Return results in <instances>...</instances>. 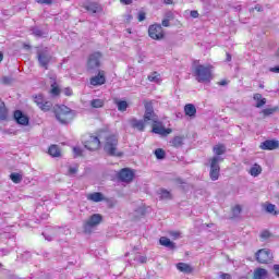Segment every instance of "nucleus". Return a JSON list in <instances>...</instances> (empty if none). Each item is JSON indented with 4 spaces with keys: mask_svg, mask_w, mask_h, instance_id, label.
<instances>
[{
    "mask_svg": "<svg viewBox=\"0 0 279 279\" xmlns=\"http://www.w3.org/2000/svg\"><path fill=\"white\" fill-rule=\"evenodd\" d=\"M262 173L263 168L258 163L253 165L252 168L250 169V174L253 175V178H258V175H260Z\"/></svg>",
    "mask_w": 279,
    "mask_h": 279,
    "instance_id": "nucleus-25",
    "label": "nucleus"
},
{
    "mask_svg": "<svg viewBox=\"0 0 279 279\" xmlns=\"http://www.w3.org/2000/svg\"><path fill=\"white\" fill-rule=\"evenodd\" d=\"M190 15L192 19H197L199 16V13L197 11H191Z\"/></svg>",
    "mask_w": 279,
    "mask_h": 279,
    "instance_id": "nucleus-49",
    "label": "nucleus"
},
{
    "mask_svg": "<svg viewBox=\"0 0 279 279\" xmlns=\"http://www.w3.org/2000/svg\"><path fill=\"white\" fill-rule=\"evenodd\" d=\"M264 208L269 215H278V211L276 210V205L274 204H266Z\"/></svg>",
    "mask_w": 279,
    "mask_h": 279,
    "instance_id": "nucleus-31",
    "label": "nucleus"
},
{
    "mask_svg": "<svg viewBox=\"0 0 279 279\" xmlns=\"http://www.w3.org/2000/svg\"><path fill=\"white\" fill-rule=\"evenodd\" d=\"M262 239H269V236H271V233H269V231H264L260 234Z\"/></svg>",
    "mask_w": 279,
    "mask_h": 279,
    "instance_id": "nucleus-45",
    "label": "nucleus"
},
{
    "mask_svg": "<svg viewBox=\"0 0 279 279\" xmlns=\"http://www.w3.org/2000/svg\"><path fill=\"white\" fill-rule=\"evenodd\" d=\"M147 122L143 120H138L136 118L131 119V128L137 130L138 132H145V125Z\"/></svg>",
    "mask_w": 279,
    "mask_h": 279,
    "instance_id": "nucleus-18",
    "label": "nucleus"
},
{
    "mask_svg": "<svg viewBox=\"0 0 279 279\" xmlns=\"http://www.w3.org/2000/svg\"><path fill=\"white\" fill-rule=\"evenodd\" d=\"M73 153H74V156L77 157V156H82V148L78 147V146H75L73 148Z\"/></svg>",
    "mask_w": 279,
    "mask_h": 279,
    "instance_id": "nucleus-43",
    "label": "nucleus"
},
{
    "mask_svg": "<svg viewBox=\"0 0 279 279\" xmlns=\"http://www.w3.org/2000/svg\"><path fill=\"white\" fill-rule=\"evenodd\" d=\"M161 25H162L163 27H169V25H170L169 19L162 20Z\"/></svg>",
    "mask_w": 279,
    "mask_h": 279,
    "instance_id": "nucleus-47",
    "label": "nucleus"
},
{
    "mask_svg": "<svg viewBox=\"0 0 279 279\" xmlns=\"http://www.w3.org/2000/svg\"><path fill=\"white\" fill-rule=\"evenodd\" d=\"M232 60V56L230 53H227V62H230Z\"/></svg>",
    "mask_w": 279,
    "mask_h": 279,
    "instance_id": "nucleus-61",
    "label": "nucleus"
},
{
    "mask_svg": "<svg viewBox=\"0 0 279 279\" xmlns=\"http://www.w3.org/2000/svg\"><path fill=\"white\" fill-rule=\"evenodd\" d=\"M118 145L119 140L117 138V136L110 135L109 137H107L105 143L106 154H108L109 156H117L118 158H120V156H123V154L117 149Z\"/></svg>",
    "mask_w": 279,
    "mask_h": 279,
    "instance_id": "nucleus-4",
    "label": "nucleus"
},
{
    "mask_svg": "<svg viewBox=\"0 0 279 279\" xmlns=\"http://www.w3.org/2000/svg\"><path fill=\"white\" fill-rule=\"evenodd\" d=\"M124 5H131L132 0H120Z\"/></svg>",
    "mask_w": 279,
    "mask_h": 279,
    "instance_id": "nucleus-54",
    "label": "nucleus"
},
{
    "mask_svg": "<svg viewBox=\"0 0 279 279\" xmlns=\"http://www.w3.org/2000/svg\"><path fill=\"white\" fill-rule=\"evenodd\" d=\"M160 245L168 247L169 250H175V243H173L169 238L161 236L159 240Z\"/></svg>",
    "mask_w": 279,
    "mask_h": 279,
    "instance_id": "nucleus-20",
    "label": "nucleus"
},
{
    "mask_svg": "<svg viewBox=\"0 0 279 279\" xmlns=\"http://www.w3.org/2000/svg\"><path fill=\"white\" fill-rule=\"evenodd\" d=\"M255 10H256L257 12H262V11H263V8H260V5L257 4V5L255 7Z\"/></svg>",
    "mask_w": 279,
    "mask_h": 279,
    "instance_id": "nucleus-59",
    "label": "nucleus"
},
{
    "mask_svg": "<svg viewBox=\"0 0 279 279\" xmlns=\"http://www.w3.org/2000/svg\"><path fill=\"white\" fill-rule=\"evenodd\" d=\"M89 84L92 86H104V84H106V72L105 71H99L98 75L93 76L89 80Z\"/></svg>",
    "mask_w": 279,
    "mask_h": 279,
    "instance_id": "nucleus-13",
    "label": "nucleus"
},
{
    "mask_svg": "<svg viewBox=\"0 0 279 279\" xmlns=\"http://www.w3.org/2000/svg\"><path fill=\"white\" fill-rule=\"evenodd\" d=\"M118 177L121 182H132V180H134V172L128 168H124L119 172Z\"/></svg>",
    "mask_w": 279,
    "mask_h": 279,
    "instance_id": "nucleus-14",
    "label": "nucleus"
},
{
    "mask_svg": "<svg viewBox=\"0 0 279 279\" xmlns=\"http://www.w3.org/2000/svg\"><path fill=\"white\" fill-rule=\"evenodd\" d=\"M148 81L154 82L155 84H160V74L158 72H154L148 75Z\"/></svg>",
    "mask_w": 279,
    "mask_h": 279,
    "instance_id": "nucleus-32",
    "label": "nucleus"
},
{
    "mask_svg": "<svg viewBox=\"0 0 279 279\" xmlns=\"http://www.w3.org/2000/svg\"><path fill=\"white\" fill-rule=\"evenodd\" d=\"M271 73H279V65H276L274 68H270Z\"/></svg>",
    "mask_w": 279,
    "mask_h": 279,
    "instance_id": "nucleus-52",
    "label": "nucleus"
},
{
    "mask_svg": "<svg viewBox=\"0 0 279 279\" xmlns=\"http://www.w3.org/2000/svg\"><path fill=\"white\" fill-rule=\"evenodd\" d=\"M104 221L101 214H93L88 219L83 222V232L85 234H92L97 230L98 226Z\"/></svg>",
    "mask_w": 279,
    "mask_h": 279,
    "instance_id": "nucleus-3",
    "label": "nucleus"
},
{
    "mask_svg": "<svg viewBox=\"0 0 279 279\" xmlns=\"http://www.w3.org/2000/svg\"><path fill=\"white\" fill-rule=\"evenodd\" d=\"M87 199H89V202H96V203L104 202V194L99 192H95L89 194L87 196Z\"/></svg>",
    "mask_w": 279,
    "mask_h": 279,
    "instance_id": "nucleus-26",
    "label": "nucleus"
},
{
    "mask_svg": "<svg viewBox=\"0 0 279 279\" xmlns=\"http://www.w3.org/2000/svg\"><path fill=\"white\" fill-rule=\"evenodd\" d=\"M267 269L265 268H257L254 270L253 278L254 279H265L267 278Z\"/></svg>",
    "mask_w": 279,
    "mask_h": 279,
    "instance_id": "nucleus-23",
    "label": "nucleus"
},
{
    "mask_svg": "<svg viewBox=\"0 0 279 279\" xmlns=\"http://www.w3.org/2000/svg\"><path fill=\"white\" fill-rule=\"evenodd\" d=\"M232 213L233 217H239L241 215V207L236 205L235 207H233Z\"/></svg>",
    "mask_w": 279,
    "mask_h": 279,
    "instance_id": "nucleus-41",
    "label": "nucleus"
},
{
    "mask_svg": "<svg viewBox=\"0 0 279 279\" xmlns=\"http://www.w3.org/2000/svg\"><path fill=\"white\" fill-rule=\"evenodd\" d=\"M223 161V158L219 157V156H214L210 159V180H213L214 182L219 180V171H220V167L219 163Z\"/></svg>",
    "mask_w": 279,
    "mask_h": 279,
    "instance_id": "nucleus-6",
    "label": "nucleus"
},
{
    "mask_svg": "<svg viewBox=\"0 0 279 279\" xmlns=\"http://www.w3.org/2000/svg\"><path fill=\"white\" fill-rule=\"evenodd\" d=\"M0 254H1V256H7V254H9V252H5V250H2V251L0 252Z\"/></svg>",
    "mask_w": 279,
    "mask_h": 279,
    "instance_id": "nucleus-62",
    "label": "nucleus"
},
{
    "mask_svg": "<svg viewBox=\"0 0 279 279\" xmlns=\"http://www.w3.org/2000/svg\"><path fill=\"white\" fill-rule=\"evenodd\" d=\"M83 8L87 12H90L92 14H97V12H99V10H101V7L99 5V3H96V2H85L83 4Z\"/></svg>",
    "mask_w": 279,
    "mask_h": 279,
    "instance_id": "nucleus-19",
    "label": "nucleus"
},
{
    "mask_svg": "<svg viewBox=\"0 0 279 279\" xmlns=\"http://www.w3.org/2000/svg\"><path fill=\"white\" fill-rule=\"evenodd\" d=\"M117 106H118V110L120 112H125V110H128V101H125V100L118 101Z\"/></svg>",
    "mask_w": 279,
    "mask_h": 279,
    "instance_id": "nucleus-35",
    "label": "nucleus"
},
{
    "mask_svg": "<svg viewBox=\"0 0 279 279\" xmlns=\"http://www.w3.org/2000/svg\"><path fill=\"white\" fill-rule=\"evenodd\" d=\"M101 66V54L100 52H94L89 56L87 61L88 71H95Z\"/></svg>",
    "mask_w": 279,
    "mask_h": 279,
    "instance_id": "nucleus-11",
    "label": "nucleus"
},
{
    "mask_svg": "<svg viewBox=\"0 0 279 279\" xmlns=\"http://www.w3.org/2000/svg\"><path fill=\"white\" fill-rule=\"evenodd\" d=\"M155 156L158 160H162V159H165L166 153L162 148H157L155 150Z\"/></svg>",
    "mask_w": 279,
    "mask_h": 279,
    "instance_id": "nucleus-38",
    "label": "nucleus"
},
{
    "mask_svg": "<svg viewBox=\"0 0 279 279\" xmlns=\"http://www.w3.org/2000/svg\"><path fill=\"white\" fill-rule=\"evenodd\" d=\"M170 143L172 147H182V137L175 136Z\"/></svg>",
    "mask_w": 279,
    "mask_h": 279,
    "instance_id": "nucleus-37",
    "label": "nucleus"
},
{
    "mask_svg": "<svg viewBox=\"0 0 279 279\" xmlns=\"http://www.w3.org/2000/svg\"><path fill=\"white\" fill-rule=\"evenodd\" d=\"M10 180H12L14 184H21V182H23V174L19 172H12L10 174Z\"/></svg>",
    "mask_w": 279,
    "mask_h": 279,
    "instance_id": "nucleus-29",
    "label": "nucleus"
},
{
    "mask_svg": "<svg viewBox=\"0 0 279 279\" xmlns=\"http://www.w3.org/2000/svg\"><path fill=\"white\" fill-rule=\"evenodd\" d=\"M184 112L187 117H195V114H197V109L193 104H187L184 107Z\"/></svg>",
    "mask_w": 279,
    "mask_h": 279,
    "instance_id": "nucleus-24",
    "label": "nucleus"
},
{
    "mask_svg": "<svg viewBox=\"0 0 279 279\" xmlns=\"http://www.w3.org/2000/svg\"><path fill=\"white\" fill-rule=\"evenodd\" d=\"M14 119L19 125H29V118L21 110L14 112Z\"/></svg>",
    "mask_w": 279,
    "mask_h": 279,
    "instance_id": "nucleus-15",
    "label": "nucleus"
},
{
    "mask_svg": "<svg viewBox=\"0 0 279 279\" xmlns=\"http://www.w3.org/2000/svg\"><path fill=\"white\" fill-rule=\"evenodd\" d=\"M0 121H8V107L0 98Z\"/></svg>",
    "mask_w": 279,
    "mask_h": 279,
    "instance_id": "nucleus-22",
    "label": "nucleus"
},
{
    "mask_svg": "<svg viewBox=\"0 0 279 279\" xmlns=\"http://www.w3.org/2000/svg\"><path fill=\"white\" fill-rule=\"evenodd\" d=\"M34 102L39 108V110H41V112H49V110H51V108H53V102L51 100L45 98V96H43V94H38L37 96H35Z\"/></svg>",
    "mask_w": 279,
    "mask_h": 279,
    "instance_id": "nucleus-5",
    "label": "nucleus"
},
{
    "mask_svg": "<svg viewBox=\"0 0 279 279\" xmlns=\"http://www.w3.org/2000/svg\"><path fill=\"white\" fill-rule=\"evenodd\" d=\"M153 132L154 134H159L160 136H168V134H171V129H166L160 124V121L158 123L153 124Z\"/></svg>",
    "mask_w": 279,
    "mask_h": 279,
    "instance_id": "nucleus-16",
    "label": "nucleus"
},
{
    "mask_svg": "<svg viewBox=\"0 0 279 279\" xmlns=\"http://www.w3.org/2000/svg\"><path fill=\"white\" fill-rule=\"evenodd\" d=\"M227 84H228V81H226V80L219 82L220 86H227Z\"/></svg>",
    "mask_w": 279,
    "mask_h": 279,
    "instance_id": "nucleus-57",
    "label": "nucleus"
},
{
    "mask_svg": "<svg viewBox=\"0 0 279 279\" xmlns=\"http://www.w3.org/2000/svg\"><path fill=\"white\" fill-rule=\"evenodd\" d=\"M165 3H166L167 5H171V3H173V0H165Z\"/></svg>",
    "mask_w": 279,
    "mask_h": 279,
    "instance_id": "nucleus-60",
    "label": "nucleus"
},
{
    "mask_svg": "<svg viewBox=\"0 0 279 279\" xmlns=\"http://www.w3.org/2000/svg\"><path fill=\"white\" fill-rule=\"evenodd\" d=\"M177 269L179 271H182V274H192L193 272V267L186 263H179L177 264Z\"/></svg>",
    "mask_w": 279,
    "mask_h": 279,
    "instance_id": "nucleus-21",
    "label": "nucleus"
},
{
    "mask_svg": "<svg viewBox=\"0 0 279 279\" xmlns=\"http://www.w3.org/2000/svg\"><path fill=\"white\" fill-rule=\"evenodd\" d=\"M148 36L153 40H162L165 38V31L160 24H153L148 28Z\"/></svg>",
    "mask_w": 279,
    "mask_h": 279,
    "instance_id": "nucleus-9",
    "label": "nucleus"
},
{
    "mask_svg": "<svg viewBox=\"0 0 279 279\" xmlns=\"http://www.w3.org/2000/svg\"><path fill=\"white\" fill-rule=\"evenodd\" d=\"M37 60L39 66L47 71L49 69V63L51 62V53H49V50L47 49L38 50Z\"/></svg>",
    "mask_w": 279,
    "mask_h": 279,
    "instance_id": "nucleus-8",
    "label": "nucleus"
},
{
    "mask_svg": "<svg viewBox=\"0 0 279 279\" xmlns=\"http://www.w3.org/2000/svg\"><path fill=\"white\" fill-rule=\"evenodd\" d=\"M104 104H105L104 99H99V98L93 99L90 101L92 108H104Z\"/></svg>",
    "mask_w": 279,
    "mask_h": 279,
    "instance_id": "nucleus-33",
    "label": "nucleus"
},
{
    "mask_svg": "<svg viewBox=\"0 0 279 279\" xmlns=\"http://www.w3.org/2000/svg\"><path fill=\"white\" fill-rule=\"evenodd\" d=\"M77 173V166H70L68 170V175H75Z\"/></svg>",
    "mask_w": 279,
    "mask_h": 279,
    "instance_id": "nucleus-39",
    "label": "nucleus"
},
{
    "mask_svg": "<svg viewBox=\"0 0 279 279\" xmlns=\"http://www.w3.org/2000/svg\"><path fill=\"white\" fill-rule=\"evenodd\" d=\"M83 143L85 149H88L89 151H97V149H99L101 146V141H99V137L95 135H86Z\"/></svg>",
    "mask_w": 279,
    "mask_h": 279,
    "instance_id": "nucleus-7",
    "label": "nucleus"
},
{
    "mask_svg": "<svg viewBox=\"0 0 279 279\" xmlns=\"http://www.w3.org/2000/svg\"><path fill=\"white\" fill-rule=\"evenodd\" d=\"M254 100L257 101L256 108H263V106H265V104H267V99L263 98V95H260V94H255Z\"/></svg>",
    "mask_w": 279,
    "mask_h": 279,
    "instance_id": "nucleus-28",
    "label": "nucleus"
},
{
    "mask_svg": "<svg viewBox=\"0 0 279 279\" xmlns=\"http://www.w3.org/2000/svg\"><path fill=\"white\" fill-rule=\"evenodd\" d=\"M36 3H39V5H51L53 3V0H35Z\"/></svg>",
    "mask_w": 279,
    "mask_h": 279,
    "instance_id": "nucleus-40",
    "label": "nucleus"
},
{
    "mask_svg": "<svg viewBox=\"0 0 279 279\" xmlns=\"http://www.w3.org/2000/svg\"><path fill=\"white\" fill-rule=\"evenodd\" d=\"M137 260H138V263H147V257L146 256H138L137 257Z\"/></svg>",
    "mask_w": 279,
    "mask_h": 279,
    "instance_id": "nucleus-48",
    "label": "nucleus"
},
{
    "mask_svg": "<svg viewBox=\"0 0 279 279\" xmlns=\"http://www.w3.org/2000/svg\"><path fill=\"white\" fill-rule=\"evenodd\" d=\"M214 154H215V156H218V158H221V156H223V154H226V145L218 144V145L214 146Z\"/></svg>",
    "mask_w": 279,
    "mask_h": 279,
    "instance_id": "nucleus-27",
    "label": "nucleus"
},
{
    "mask_svg": "<svg viewBox=\"0 0 279 279\" xmlns=\"http://www.w3.org/2000/svg\"><path fill=\"white\" fill-rule=\"evenodd\" d=\"M54 114L59 123H62L63 125H66V123H71V121L75 119V112L64 105L59 106L54 110Z\"/></svg>",
    "mask_w": 279,
    "mask_h": 279,
    "instance_id": "nucleus-2",
    "label": "nucleus"
},
{
    "mask_svg": "<svg viewBox=\"0 0 279 279\" xmlns=\"http://www.w3.org/2000/svg\"><path fill=\"white\" fill-rule=\"evenodd\" d=\"M63 93L66 97H71V95H73V89H71L70 87H66L63 89Z\"/></svg>",
    "mask_w": 279,
    "mask_h": 279,
    "instance_id": "nucleus-44",
    "label": "nucleus"
},
{
    "mask_svg": "<svg viewBox=\"0 0 279 279\" xmlns=\"http://www.w3.org/2000/svg\"><path fill=\"white\" fill-rule=\"evenodd\" d=\"M48 154L52 156V158H59L60 148L58 147V145H51L48 149Z\"/></svg>",
    "mask_w": 279,
    "mask_h": 279,
    "instance_id": "nucleus-30",
    "label": "nucleus"
},
{
    "mask_svg": "<svg viewBox=\"0 0 279 279\" xmlns=\"http://www.w3.org/2000/svg\"><path fill=\"white\" fill-rule=\"evenodd\" d=\"M2 82H3V84H10V78L7 77V76H4V77L2 78Z\"/></svg>",
    "mask_w": 279,
    "mask_h": 279,
    "instance_id": "nucleus-55",
    "label": "nucleus"
},
{
    "mask_svg": "<svg viewBox=\"0 0 279 279\" xmlns=\"http://www.w3.org/2000/svg\"><path fill=\"white\" fill-rule=\"evenodd\" d=\"M50 95L52 97H58V95H60V87H58V84L53 83L51 85Z\"/></svg>",
    "mask_w": 279,
    "mask_h": 279,
    "instance_id": "nucleus-34",
    "label": "nucleus"
},
{
    "mask_svg": "<svg viewBox=\"0 0 279 279\" xmlns=\"http://www.w3.org/2000/svg\"><path fill=\"white\" fill-rule=\"evenodd\" d=\"M171 236H174L175 239H178L180 236V233L179 232H172Z\"/></svg>",
    "mask_w": 279,
    "mask_h": 279,
    "instance_id": "nucleus-58",
    "label": "nucleus"
},
{
    "mask_svg": "<svg viewBox=\"0 0 279 279\" xmlns=\"http://www.w3.org/2000/svg\"><path fill=\"white\" fill-rule=\"evenodd\" d=\"M274 110L271 109H265L264 114H272Z\"/></svg>",
    "mask_w": 279,
    "mask_h": 279,
    "instance_id": "nucleus-56",
    "label": "nucleus"
},
{
    "mask_svg": "<svg viewBox=\"0 0 279 279\" xmlns=\"http://www.w3.org/2000/svg\"><path fill=\"white\" fill-rule=\"evenodd\" d=\"M274 258V254L271 251L267 248H262L256 253L257 263H262L263 265H267Z\"/></svg>",
    "mask_w": 279,
    "mask_h": 279,
    "instance_id": "nucleus-12",
    "label": "nucleus"
},
{
    "mask_svg": "<svg viewBox=\"0 0 279 279\" xmlns=\"http://www.w3.org/2000/svg\"><path fill=\"white\" fill-rule=\"evenodd\" d=\"M33 34H34V36H36L37 38H41V36H44L43 31H40L39 28H33Z\"/></svg>",
    "mask_w": 279,
    "mask_h": 279,
    "instance_id": "nucleus-42",
    "label": "nucleus"
},
{
    "mask_svg": "<svg viewBox=\"0 0 279 279\" xmlns=\"http://www.w3.org/2000/svg\"><path fill=\"white\" fill-rule=\"evenodd\" d=\"M58 232H59V234H61V232H66L65 234H70V233H71V230L59 228V229H58Z\"/></svg>",
    "mask_w": 279,
    "mask_h": 279,
    "instance_id": "nucleus-50",
    "label": "nucleus"
},
{
    "mask_svg": "<svg viewBox=\"0 0 279 279\" xmlns=\"http://www.w3.org/2000/svg\"><path fill=\"white\" fill-rule=\"evenodd\" d=\"M144 121L146 123H158V116L154 112V105L151 102L145 104Z\"/></svg>",
    "mask_w": 279,
    "mask_h": 279,
    "instance_id": "nucleus-10",
    "label": "nucleus"
},
{
    "mask_svg": "<svg viewBox=\"0 0 279 279\" xmlns=\"http://www.w3.org/2000/svg\"><path fill=\"white\" fill-rule=\"evenodd\" d=\"M43 235L45 236L46 241H53V236L47 235V233H43Z\"/></svg>",
    "mask_w": 279,
    "mask_h": 279,
    "instance_id": "nucleus-53",
    "label": "nucleus"
},
{
    "mask_svg": "<svg viewBox=\"0 0 279 279\" xmlns=\"http://www.w3.org/2000/svg\"><path fill=\"white\" fill-rule=\"evenodd\" d=\"M137 19L140 22H143L145 20V12H140Z\"/></svg>",
    "mask_w": 279,
    "mask_h": 279,
    "instance_id": "nucleus-46",
    "label": "nucleus"
},
{
    "mask_svg": "<svg viewBox=\"0 0 279 279\" xmlns=\"http://www.w3.org/2000/svg\"><path fill=\"white\" fill-rule=\"evenodd\" d=\"M160 199H171V192L167 190H159Z\"/></svg>",
    "mask_w": 279,
    "mask_h": 279,
    "instance_id": "nucleus-36",
    "label": "nucleus"
},
{
    "mask_svg": "<svg viewBox=\"0 0 279 279\" xmlns=\"http://www.w3.org/2000/svg\"><path fill=\"white\" fill-rule=\"evenodd\" d=\"M220 278L221 279H232V276H230V274H221Z\"/></svg>",
    "mask_w": 279,
    "mask_h": 279,
    "instance_id": "nucleus-51",
    "label": "nucleus"
},
{
    "mask_svg": "<svg viewBox=\"0 0 279 279\" xmlns=\"http://www.w3.org/2000/svg\"><path fill=\"white\" fill-rule=\"evenodd\" d=\"M278 147H279V142L276 140H267L260 144V149L269 150V151L274 149H278Z\"/></svg>",
    "mask_w": 279,
    "mask_h": 279,
    "instance_id": "nucleus-17",
    "label": "nucleus"
},
{
    "mask_svg": "<svg viewBox=\"0 0 279 279\" xmlns=\"http://www.w3.org/2000/svg\"><path fill=\"white\" fill-rule=\"evenodd\" d=\"M0 62H3V52H0Z\"/></svg>",
    "mask_w": 279,
    "mask_h": 279,
    "instance_id": "nucleus-63",
    "label": "nucleus"
},
{
    "mask_svg": "<svg viewBox=\"0 0 279 279\" xmlns=\"http://www.w3.org/2000/svg\"><path fill=\"white\" fill-rule=\"evenodd\" d=\"M194 77L199 84H206L213 80V66L198 64L194 68Z\"/></svg>",
    "mask_w": 279,
    "mask_h": 279,
    "instance_id": "nucleus-1",
    "label": "nucleus"
}]
</instances>
